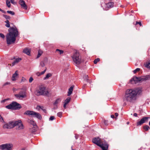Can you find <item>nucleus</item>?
Returning a JSON list of instances; mask_svg holds the SVG:
<instances>
[{"instance_id": "f257e3e1", "label": "nucleus", "mask_w": 150, "mask_h": 150, "mask_svg": "<svg viewBox=\"0 0 150 150\" xmlns=\"http://www.w3.org/2000/svg\"><path fill=\"white\" fill-rule=\"evenodd\" d=\"M142 91L140 88L127 89L123 98L124 101L127 103H132L135 100L137 95H140Z\"/></svg>"}, {"instance_id": "f03ea898", "label": "nucleus", "mask_w": 150, "mask_h": 150, "mask_svg": "<svg viewBox=\"0 0 150 150\" xmlns=\"http://www.w3.org/2000/svg\"><path fill=\"white\" fill-rule=\"evenodd\" d=\"M9 33L6 36L7 43L8 45L13 44L16 40V38L19 35L17 28L15 26L10 27L8 30Z\"/></svg>"}, {"instance_id": "7ed1b4c3", "label": "nucleus", "mask_w": 150, "mask_h": 150, "mask_svg": "<svg viewBox=\"0 0 150 150\" xmlns=\"http://www.w3.org/2000/svg\"><path fill=\"white\" fill-rule=\"evenodd\" d=\"M35 93L37 96H48L49 94V92L44 86L42 85L39 86L36 88Z\"/></svg>"}, {"instance_id": "20e7f679", "label": "nucleus", "mask_w": 150, "mask_h": 150, "mask_svg": "<svg viewBox=\"0 0 150 150\" xmlns=\"http://www.w3.org/2000/svg\"><path fill=\"white\" fill-rule=\"evenodd\" d=\"M149 76H144L141 77L134 76L130 80L132 83H136L140 81H146L148 79Z\"/></svg>"}, {"instance_id": "39448f33", "label": "nucleus", "mask_w": 150, "mask_h": 150, "mask_svg": "<svg viewBox=\"0 0 150 150\" xmlns=\"http://www.w3.org/2000/svg\"><path fill=\"white\" fill-rule=\"evenodd\" d=\"M24 114L32 117H36L39 120H41L42 118L40 114L32 111L27 110L24 112Z\"/></svg>"}, {"instance_id": "423d86ee", "label": "nucleus", "mask_w": 150, "mask_h": 150, "mask_svg": "<svg viewBox=\"0 0 150 150\" xmlns=\"http://www.w3.org/2000/svg\"><path fill=\"white\" fill-rule=\"evenodd\" d=\"M6 107L8 109L18 110L21 108V106L18 103L14 101L9 105L6 106Z\"/></svg>"}, {"instance_id": "0eeeda50", "label": "nucleus", "mask_w": 150, "mask_h": 150, "mask_svg": "<svg viewBox=\"0 0 150 150\" xmlns=\"http://www.w3.org/2000/svg\"><path fill=\"white\" fill-rule=\"evenodd\" d=\"M74 62L76 64H79L81 62V57L79 53L76 52L72 57Z\"/></svg>"}, {"instance_id": "6e6552de", "label": "nucleus", "mask_w": 150, "mask_h": 150, "mask_svg": "<svg viewBox=\"0 0 150 150\" xmlns=\"http://www.w3.org/2000/svg\"><path fill=\"white\" fill-rule=\"evenodd\" d=\"M18 122H15L13 121H10L8 123L4 124L3 126V127L4 129H10L15 127V124H16Z\"/></svg>"}, {"instance_id": "1a4fd4ad", "label": "nucleus", "mask_w": 150, "mask_h": 150, "mask_svg": "<svg viewBox=\"0 0 150 150\" xmlns=\"http://www.w3.org/2000/svg\"><path fill=\"white\" fill-rule=\"evenodd\" d=\"M13 145L11 144H6L0 146V149L2 150H11Z\"/></svg>"}, {"instance_id": "9d476101", "label": "nucleus", "mask_w": 150, "mask_h": 150, "mask_svg": "<svg viewBox=\"0 0 150 150\" xmlns=\"http://www.w3.org/2000/svg\"><path fill=\"white\" fill-rule=\"evenodd\" d=\"M149 118V117H143L140 120H138L137 123V126H140L144 123L147 122Z\"/></svg>"}, {"instance_id": "9b49d317", "label": "nucleus", "mask_w": 150, "mask_h": 150, "mask_svg": "<svg viewBox=\"0 0 150 150\" xmlns=\"http://www.w3.org/2000/svg\"><path fill=\"white\" fill-rule=\"evenodd\" d=\"M15 96L16 98L19 99L21 98H23L26 97V92L23 91H20L18 94H15Z\"/></svg>"}, {"instance_id": "f8f14e48", "label": "nucleus", "mask_w": 150, "mask_h": 150, "mask_svg": "<svg viewBox=\"0 0 150 150\" xmlns=\"http://www.w3.org/2000/svg\"><path fill=\"white\" fill-rule=\"evenodd\" d=\"M15 122H18L16 124H15V126H16V129L19 130L23 129L24 126L23 124L21 123V120H18L17 121H15Z\"/></svg>"}, {"instance_id": "ddd939ff", "label": "nucleus", "mask_w": 150, "mask_h": 150, "mask_svg": "<svg viewBox=\"0 0 150 150\" xmlns=\"http://www.w3.org/2000/svg\"><path fill=\"white\" fill-rule=\"evenodd\" d=\"M104 5L108 8H112L114 6V3L112 2H110L108 3L105 4V3H103L101 4L102 7H103Z\"/></svg>"}, {"instance_id": "4468645a", "label": "nucleus", "mask_w": 150, "mask_h": 150, "mask_svg": "<svg viewBox=\"0 0 150 150\" xmlns=\"http://www.w3.org/2000/svg\"><path fill=\"white\" fill-rule=\"evenodd\" d=\"M92 142L97 145L100 146V141L99 137L94 138L92 140Z\"/></svg>"}, {"instance_id": "2eb2a0df", "label": "nucleus", "mask_w": 150, "mask_h": 150, "mask_svg": "<svg viewBox=\"0 0 150 150\" xmlns=\"http://www.w3.org/2000/svg\"><path fill=\"white\" fill-rule=\"evenodd\" d=\"M19 3L21 6L25 9L26 10L27 9V7L25 4V1L23 0H20L19 1Z\"/></svg>"}, {"instance_id": "dca6fc26", "label": "nucleus", "mask_w": 150, "mask_h": 150, "mask_svg": "<svg viewBox=\"0 0 150 150\" xmlns=\"http://www.w3.org/2000/svg\"><path fill=\"white\" fill-rule=\"evenodd\" d=\"M14 59H15V60L12 63V66H14L15 64L18 62L21 59V58H17L16 59H15V58H11V59L13 60Z\"/></svg>"}, {"instance_id": "f3484780", "label": "nucleus", "mask_w": 150, "mask_h": 150, "mask_svg": "<svg viewBox=\"0 0 150 150\" xmlns=\"http://www.w3.org/2000/svg\"><path fill=\"white\" fill-rule=\"evenodd\" d=\"M17 71H16L15 73L13 74L12 77V80L13 81H15L16 80V78L18 75L17 73Z\"/></svg>"}, {"instance_id": "a211bd4d", "label": "nucleus", "mask_w": 150, "mask_h": 150, "mask_svg": "<svg viewBox=\"0 0 150 150\" xmlns=\"http://www.w3.org/2000/svg\"><path fill=\"white\" fill-rule=\"evenodd\" d=\"M101 147L103 150H108V145L107 144L100 145L99 146Z\"/></svg>"}, {"instance_id": "6ab92c4d", "label": "nucleus", "mask_w": 150, "mask_h": 150, "mask_svg": "<svg viewBox=\"0 0 150 150\" xmlns=\"http://www.w3.org/2000/svg\"><path fill=\"white\" fill-rule=\"evenodd\" d=\"M27 122L29 123L32 125L33 126H35V127H36L37 126L35 122L32 120L28 119V120Z\"/></svg>"}, {"instance_id": "aec40b11", "label": "nucleus", "mask_w": 150, "mask_h": 150, "mask_svg": "<svg viewBox=\"0 0 150 150\" xmlns=\"http://www.w3.org/2000/svg\"><path fill=\"white\" fill-rule=\"evenodd\" d=\"M88 75H85L83 76V79L84 80L86 81V82L89 83H91V81L90 80H89L88 79Z\"/></svg>"}, {"instance_id": "412c9836", "label": "nucleus", "mask_w": 150, "mask_h": 150, "mask_svg": "<svg viewBox=\"0 0 150 150\" xmlns=\"http://www.w3.org/2000/svg\"><path fill=\"white\" fill-rule=\"evenodd\" d=\"M23 52L24 53L28 55H29L30 54V50L29 49H28L27 48H25L23 50Z\"/></svg>"}, {"instance_id": "4be33fe9", "label": "nucleus", "mask_w": 150, "mask_h": 150, "mask_svg": "<svg viewBox=\"0 0 150 150\" xmlns=\"http://www.w3.org/2000/svg\"><path fill=\"white\" fill-rule=\"evenodd\" d=\"M73 87L72 86L69 89L68 93L67 96H70L72 93L73 90Z\"/></svg>"}, {"instance_id": "5701e85b", "label": "nucleus", "mask_w": 150, "mask_h": 150, "mask_svg": "<svg viewBox=\"0 0 150 150\" xmlns=\"http://www.w3.org/2000/svg\"><path fill=\"white\" fill-rule=\"evenodd\" d=\"M61 100L60 98H58L53 103L54 105H57V104L60 102Z\"/></svg>"}, {"instance_id": "b1692460", "label": "nucleus", "mask_w": 150, "mask_h": 150, "mask_svg": "<svg viewBox=\"0 0 150 150\" xmlns=\"http://www.w3.org/2000/svg\"><path fill=\"white\" fill-rule=\"evenodd\" d=\"M52 76V74L51 73L47 74L46 76L43 79L44 80H46L48 79L49 78Z\"/></svg>"}, {"instance_id": "393cba45", "label": "nucleus", "mask_w": 150, "mask_h": 150, "mask_svg": "<svg viewBox=\"0 0 150 150\" xmlns=\"http://www.w3.org/2000/svg\"><path fill=\"white\" fill-rule=\"evenodd\" d=\"M143 129L144 130L146 131H148L150 129V127L147 125H146L143 127Z\"/></svg>"}, {"instance_id": "a878e982", "label": "nucleus", "mask_w": 150, "mask_h": 150, "mask_svg": "<svg viewBox=\"0 0 150 150\" xmlns=\"http://www.w3.org/2000/svg\"><path fill=\"white\" fill-rule=\"evenodd\" d=\"M71 98L70 97H68L65 100L64 103L67 104L70 101Z\"/></svg>"}, {"instance_id": "bb28decb", "label": "nucleus", "mask_w": 150, "mask_h": 150, "mask_svg": "<svg viewBox=\"0 0 150 150\" xmlns=\"http://www.w3.org/2000/svg\"><path fill=\"white\" fill-rule=\"evenodd\" d=\"M43 108L44 107L43 106H40V105H37L36 107V109L38 111L40 110V109L42 110Z\"/></svg>"}, {"instance_id": "cd10ccee", "label": "nucleus", "mask_w": 150, "mask_h": 150, "mask_svg": "<svg viewBox=\"0 0 150 150\" xmlns=\"http://www.w3.org/2000/svg\"><path fill=\"white\" fill-rule=\"evenodd\" d=\"M37 126H36V127L35 126H33V128L31 129L30 130V131L32 132H35L37 130Z\"/></svg>"}, {"instance_id": "c85d7f7f", "label": "nucleus", "mask_w": 150, "mask_h": 150, "mask_svg": "<svg viewBox=\"0 0 150 150\" xmlns=\"http://www.w3.org/2000/svg\"><path fill=\"white\" fill-rule=\"evenodd\" d=\"M6 3L7 6L8 8L11 7L10 2L8 0H6Z\"/></svg>"}, {"instance_id": "c756f323", "label": "nucleus", "mask_w": 150, "mask_h": 150, "mask_svg": "<svg viewBox=\"0 0 150 150\" xmlns=\"http://www.w3.org/2000/svg\"><path fill=\"white\" fill-rule=\"evenodd\" d=\"M45 66V61H41L40 63V67L41 66L42 67H43Z\"/></svg>"}, {"instance_id": "7c9ffc66", "label": "nucleus", "mask_w": 150, "mask_h": 150, "mask_svg": "<svg viewBox=\"0 0 150 150\" xmlns=\"http://www.w3.org/2000/svg\"><path fill=\"white\" fill-rule=\"evenodd\" d=\"M3 17L5 18L6 20H10L11 18V17L9 16H7L6 15H3Z\"/></svg>"}, {"instance_id": "2f4dec72", "label": "nucleus", "mask_w": 150, "mask_h": 150, "mask_svg": "<svg viewBox=\"0 0 150 150\" xmlns=\"http://www.w3.org/2000/svg\"><path fill=\"white\" fill-rule=\"evenodd\" d=\"M145 65L146 67L148 68H150V60L148 62H146Z\"/></svg>"}, {"instance_id": "473e14b6", "label": "nucleus", "mask_w": 150, "mask_h": 150, "mask_svg": "<svg viewBox=\"0 0 150 150\" xmlns=\"http://www.w3.org/2000/svg\"><path fill=\"white\" fill-rule=\"evenodd\" d=\"M7 12L8 13H9L12 15H14L15 14V13L13 11H7Z\"/></svg>"}, {"instance_id": "72a5a7b5", "label": "nucleus", "mask_w": 150, "mask_h": 150, "mask_svg": "<svg viewBox=\"0 0 150 150\" xmlns=\"http://www.w3.org/2000/svg\"><path fill=\"white\" fill-rule=\"evenodd\" d=\"M100 61V59L97 58L94 61V63L95 64H96L97 63Z\"/></svg>"}, {"instance_id": "f704fd0d", "label": "nucleus", "mask_w": 150, "mask_h": 150, "mask_svg": "<svg viewBox=\"0 0 150 150\" xmlns=\"http://www.w3.org/2000/svg\"><path fill=\"white\" fill-rule=\"evenodd\" d=\"M62 113V112H59L57 113V115L58 117H61Z\"/></svg>"}, {"instance_id": "c9c22d12", "label": "nucleus", "mask_w": 150, "mask_h": 150, "mask_svg": "<svg viewBox=\"0 0 150 150\" xmlns=\"http://www.w3.org/2000/svg\"><path fill=\"white\" fill-rule=\"evenodd\" d=\"M140 70V69L139 68H137L134 70L133 71V72L134 73H136L138 71Z\"/></svg>"}, {"instance_id": "e433bc0d", "label": "nucleus", "mask_w": 150, "mask_h": 150, "mask_svg": "<svg viewBox=\"0 0 150 150\" xmlns=\"http://www.w3.org/2000/svg\"><path fill=\"white\" fill-rule=\"evenodd\" d=\"M56 51H59V54H62L63 53V50H60L59 49H57L56 50Z\"/></svg>"}, {"instance_id": "4c0bfd02", "label": "nucleus", "mask_w": 150, "mask_h": 150, "mask_svg": "<svg viewBox=\"0 0 150 150\" xmlns=\"http://www.w3.org/2000/svg\"><path fill=\"white\" fill-rule=\"evenodd\" d=\"M55 118L54 116H51L49 118V120L52 121L55 119Z\"/></svg>"}, {"instance_id": "58836bf2", "label": "nucleus", "mask_w": 150, "mask_h": 150, "mask_svg": "<svg viewBox=\"0 0 150 150\" xmlns=\"http://www.w3.org/2000/svg\"><path fill=\"white\" fill-rule=\"evenodd\" d=\"M104 123L105 125H108V120H104Z\"/></svg>"}, {"instance_id": "ea45409f", "label": "nucleus", "mask_w": 150, "mask_h": 150, "mask_svg": "<svg viewBox=\"0 0 150 150\" xmlns=\"http://www.w3.org/2000/svg\"><path fill=\"white\" fill-rule=\"evenodd\" d=\"M6 24L5 25V26L7 27V28H9L10 27V23H6Z\"/></svg>"}, {"instance_id": "a19ab883", "label": "nucleus", "mask_w": 150, "mask_h": 150, "mask_svg": "<svg viewBox=\"0 0 150 150\" xmlns=\"http://www.w3.org/2000/svg\"><path fill=\"white\" fill-rule=\"evenodd\" d=\"M0 37L4 39L5 38L4 35L2 33H0Z\"/></svg>"}, {"instance_id": "79ce46f5", "label": "nucleus", "mask_w": 150, "mask_h": 150, "mask_svg": "<svg viewBox=\"0 0 150 150\" xmlns=\"http://www.w3.org/2000/svg\"><path fill=\"white\" fill-rule=\"evenodd\" d=\"M46 69H46V68L43 71H42L41 72H40L41 75H43L45 73V71H46Z\"/></svg>"}, {"instance_id": "37998d69", "label": "nucleus", "mask_w": 150, "mask_h": 150, "mask_svg": "<svg viewBox=\"0 0 150 150\" xmlns=\"http://www.w3.org/2000/svg\"><path fill=\"white\" fill-rule=\"evenodd\" d=\"M33 79L32 77H30V78L29 79V83H31L33 80Z\"/></svg>"}, {"instance_id": "c03bdc74", "label": "nucleus", "mask_w": 150, "mask_h": 150, "mask_svg": "<svg viewBox=\"0 0 150 150\" xmlns=\"http://www.w3.org/2000/svg\"><path fill=\"white\" fill-rule=\"evenodd\" d=\"M11 3L13 4H16V2L14 1V0H10Z\"/></svg>"}, {"instance_id": "a18cd8bd", "label": "nucleus", "mask_w": 150, "mask_h": 150, "mask_svg": "<svg viewBox=\"0 0 150 150\" xmlns=\"http://www.w3.org/2000/svg\"><path fill=\"white\" fill-rule=\"evenodd\" d=\"M26 81V79L24 77H22L21 80V82H24Z\"/></svg>"}, {"instance_id": "49530a36", "label": "nucleus", "mask_w": 150, "mask_h": 150, "mask_svg": "<svg viewBox=\"0 0 150 150\" xmlns=\"http://www.w3.org/2000/svg\"><path fill=\"white\" fill-rule=\"evenodd\" d=\"M0 120L2 122H4L3 118L1 115H0Z\"/></svg>"}, {"instance_id": "de8ad7c7", "label": "nucleus", "mask_w": 150, "mask_h": 150, "mask_svg": "<svg viewBox=\"0 0 150 150\" xmlns=\"http://www.w3.org/2000/svg\"><path fill=\"white\" fill-rule=\"evenodd\" d=\"M41 54H42V53H40V52H38V55L37 56V58H39V57H40V56L41 55Z\"/></svg>"}, {"instance_id": "09e8293b", "label": "nucleus", "mask_w": 150, "mask_h": 150, "mask_svg": "<svg viewBox=\"0 0 150 150\" xmlns=\"http://www.w3.org/2000/svg\"><path fill=\"white\" fill-rule=\"evenodd\" d=\"M36 74L38 76H41L40 73L39 72H37L36 73Z\"/></svg>"}, {"instance_id": "8fccbe9b", "label": "nucleus", "mask_w": 150, "mask_h": 150, "mask_svg": "<svg viewBox=\"0 0 150 150\" xmlns=\"http://www.w3.org/2000/svg\"><path fill=\"white\" fill-rule=\"evenodd\" d=\"M10 84V83H9V82H6V83H5L3 85V86H4L6 85H9Z\"/></svg>"}, {"instance_id": "3c124183", "label": "nucleus", "mask_w": 150, "mask_h": 150, "mask_svg": "<svg viewBox=\"0 0 150 150\" xmlns=\"http://www.w3.org/2000/svg\"><path fill=\"white\" fill-rule=\"evenodd\" d=\"M139 24V25L140 26H141L142 25V24H141V22L136 21V24L137 25V24Z\"/></svg>"}, {"instance_id": "603ef678", "label": "nucleus", "mask_w": 150, "mask_h": 150, "mask_svg": "<svg viewBox=\"0 0 150 150\" xmlns=\"http://www.w3.org/2000/svg\"><path fill=\"white\" fill-rule=\"evenodd\" d=\"M0 11H1V12H2L3 13H6V12L5 11L1 9L0 8Z\"/></svg>"}, {"instance_id": "864d4df0", "label": "nucleus", "mask_w": 150, "mask_h": 150, "mask_svg": "<svg viewBox=\"0 0 150 150\" xmlns=\"http://www.w3.org/2000/svg\"><path fill=\"white\" fill-rule=\"evenodd\" d=\"M57 108V105H54V107L53 108V109L54 110L56 109Z\"/></svg>"}, {"instance_id": "5fc2aeb1", "label": "nucleus", "mask_w": 150, "mask_h": 150, "mask_svg": "<svg viewBox=\"0 0 150 150\" xmlns=\"http://www.w3.org/2000/svg\"><path fill=\"white\" fill-rule=\"evenodd\" d=\"M138 115L137 113H134L133 114V116L135 117H137Z\"/></svg>"}, {"instance_id": "6e6d98bb", "label": "nucleus", "mask_w": 150, "mask_h": 150, "mask_svg": "<svg viewBox=\"0 0 150 150\" xmlns=\"http://www.w3.org/2000/svg\"><path fill=\"white\" fill-rule=\"evenodd\" d=\"M67 105V104H66L65 103H64V104L63 107H64V108L65 109L66 108Z\"/></svg>"}, {"instance_id": "4d7b16f0", "label": "nucleus", "mask_w": 150, "mask_h": 150, "mask_svg": "<svg viewBox=\"0 0 150 150\" xmlns=\"http://www.w3.org/2000/svg\"><path fill=\"white\" fill-rule=\"evenodd\" d=\"M5 23H9V22L8 20H6L5 21Z\"/></svg>"}, {"instance_id": "13d9d810", "label": "nucleus", "mask_w": 150, "mask_h": 150, "mask_svg": "<svg viewBox=\"0 0 150 150\" xmlns=\"http://www.w3.org/2000/svg\"><path fill=\"white\" fill-rule=\"evenodd\" d=\"M115 116L117 117L118 116V114L117 113H115Z\"/></svg>"}, {"instance_id": "bf43d9fd", "label": "nucleus", "mask_w": 150, "mask_h": 150, "mask_svg": "<svg viewBox=\"0 0 150 150\" xmlns=\"http://www.w3.org/2000/svg\"><path fill=\"white\" fill-rule=\"evenodd\" d=\"M111 117L112 118H114L115 117L114 115H111Z\"/></svg>"}, {"instance_id": "052dcab7", "label": "nucleus", "mask_w": 150, "mask_h": 150, "mask_svg": "<svg viewBox=\"0 0 150 150\" xmlns=\"http://www.w3.org/2000/svg\"><path fill=\"white\" fill-rule=\"evenodd\" d=\"M42 110L44 112H45L46 111V110H45V109H43V110Z\"/></svg>"}, {"instance_id": "680f3d73", "label": "nucleus", "mask_w": 150, "mask_h": 150, "mask_svg": "<svg viewBox=\"0 0 150 150\" xmlns=\"http://www.w3.org/2000/svg\"><path fill=\"white\" fill-rule=\"evenodd\" d=\"M75 137L76 139H78V137L76 136H75Z\"/></svg>"}, {"instance_id": "e2e57ef3", "label": "nucleus", "mask_w": 150, "mask_h": 150, "mask_svg": "<svg viewBox=\"0 0 150 150\" xmlns=\"http://www.w3.org/2000/svg\"><path fill=\"white\" fill-rule=\"evenodd\" d=\"M86 84H84V85L83 86V87H84H84H85V86H86Z\"/></svg>"}, {"instance_id": "0e129e2a", "label": "nucleus", "mask_w": 150, "mask_h": 150, "mask_svg": "<svg viewBox=\"0 0 150 150\" xmlns=\"http://www.w3.org/2000/svg\"><path fill=\"white\" fill-rule=\"evenodd\" d=\"M129 122H127V125L129 124Z\"/></svg>"}, {"instance_id": "69168bd1", "label": "nucleus", "mask_w": 150, "mask_h": 150, "mask_svg": "<svg viewBox=\"0 0 150 150\" xmlns=\"http://www.w3.org/2000/svg\"><path fill=\"white\" fill-rule=\"evenodd\" d=\"M21 150H25V149L24 148H23L21 149Z\"/></svg>"}, {"instance_id": "338daca9", "label": "nucleus", "mask_w": 150, "mask_h": 150, "mask_svg": "<svg viewBox=\"0 0 150 150\" xmlns=\"http://www.w3.org/2000/svg\"><path fill=\"white\" fill-rule=\"evenodd\" d=\"M16 89H15V88L13 89V91H16Z\"/></svg>"}, {"instance_id": "774afa93", "label": "nucleus", "mask_w": 150, "mask_h": 150, "mask_svg": "<svg viewBox=\"0 0 150 150\" xmlns=\"http://www.w3.org/2000/svg\"><path fill=\"white\" fill-rule=\"evenodd\" d=\"M149 125L150 126V121L149 122Z\"/></svg>"}]
</instances>
